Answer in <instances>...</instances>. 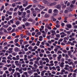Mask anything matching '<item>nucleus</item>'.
<instances>
[{
    "label": "nucleus",
    "instance_id": "obj_1",
    "mask_svg": "<svg viewBox=\"0 0 77 77\" xmlns=\"http://www.w3.org/2000/svg\"><path fill=\"white\" fill-rule=\"evenodd\" d=\"M16 58L15 57H13L12 58L13 60H20V56L17 55L16 56Z\"/></svg>",
    "mask_w": 77,
    "mask_h": 77
},
{
    "label": "nucleus",
    "instance_id": "obj_2",
    "mask_svg": "<svg viewBox=\"0 0 77 77\" xmlns=\"http://www.w3.org/2000/svg\"><path fill=\"white\" fill-rule=\"evenodd\" d=\"M60 35H61V38H63L64 36H66V33H65L63 32L60 33Z\"/></svg>",
    "mask_w": 77,
    "mask_h": 77
},
{
    "label": "nucleus",
    "instance_id": "obj_3",
    "mask_svg": "<svg viewBox=\"0 0 77 77\" xmlns=\"http://www.w3.org/2000/svg\"><path fill=\"white\" fill-rule=\"evenodd\" d=\"M50 32L52 33V36H54V34H55V31L53 30H51L50 31Z\"/></svg>",
    "mask_w": 77,
    "mask_h": 77
},
{
    "label": "nucleus",
    "instance_id": "obj_4",
    "mask_svg": "<svg viewBox=\"0 0 77 77\" xmlns=\"http://www.w3.org/2000/svg\"><path fill=\"white\" fill-rule=\"evenodd\" d=\"M56 4H57V2H54L50 4L49 5L50 6H54V5H56Z\"/></svg>",
    "mask_w": 77,
    "mask_h": 77
},
{
    "label": "nucleus",
    "instance_id": "obj_5",
    "mask_svg": "<svg viewBox=\"0 0 77 77\" xmlns=\"http://www.w3.org/2000/svg\"><path fill=\"white\" fill-rule=\"evenodd\" d=\"M66 9L68 10L69 12H72V9L71 8L69 7H67L66 8Z\"/></svg>",
    "mask_w": 77,
    "mask_h": 77
},
{
    "label": "nucleus",
    "instance_id": "obj_6",
    "mask_svg": "<svg viewBox=\"0 0 77 77\" xmlns=\"http://www.w3.org/2000/svg\"><path fill=\"white\" fill-rule=\"evenodd\" d=\"M15 63L16 66H19L20 64L18 63V61H16L15 62Z\"/></svg>",
    "mask_w": 77,
    "mask_h": 77
},
{
    "label": "nucleus",
    "instance_id": "obj_7",
    "mask_svg": "<svg viewBox=\"0 0 77 77\" xmlns=\"http://www.w3.org/2000/svg\"><path fill=\"white\" fill-rule=\"evenodd\" d=\"M50 14H46L45 15V18H49L50 17Z\"/></svg>",
    "mask_w": 77,
    "mask_h": 77
},
{
    "label": "nucleus",
    "instance_id": "obj_8",
    "mask_svg": "<svg viewBox=\"0 0 77 77\" xmlns=\"http://www.w3.org/2000/svg\"><path fill=\"white\" fill-rule=\"evenodd\" d=\"M64 63L62 62L61 63V64L60 65V66L61 68H63L64 66Z\"/></svg>",
    "mask_w": 77,
    "mask_h": 77
},
{
    "label": "nucleus",
    "instance_id": "obj_9",
    "mask_svg": "<svg viewBox=\"0 0 77 77\" xmlns=\"http://www.w3.org/2000/svg\"><path fill=\"white\" fill-rule=\"evenodd\" d=\"M53 12L57 14V13H58V10H57V9H55L53 11Z\"/></svg>",
    "mask_w": 77,
    "mask_h": 77
},
{
    "label": "nucleus",
    "instance_id": "obj_10",
    "mask_svg": "<svg viewBox=\"0 0 77 77\" xmlns=\"http://www.w3.org/2000/svg\"><path fill=\"white\" fill-rule=\"evenodd\" d=\"M66 26L68 28H69V29H71L72 27L71 25L69 24H67Z\"/></svg>",
    "mask_w": 77,
    "mask_h": 77
},
{
    "label": "nucleus",
    "instance_id": "obj_11",
    "mask_svg": "<svg viewBox=\"0 0 77 77\" xmlns=\"http://www.w3.org/2000/svg\"><path fill=\"white\" fill-rule=\"evenodd\" d=\"M56 7L57 9H60V8H61V6L60 5H56Z\"/></svg>",
    "mask_w": 77,
    "mask_h": 77
},
{
    "label": "nucleus",
    "instance_id": "obj_12",
    "mask_svg": "<svg viewBox=\"0 0 77 77\" xmlns=\"http://www.w3.org/2000/svg\"><path fill=\"white\" fill-rule=\"evenodd\" d=\"M6 14H8V15H11L12 14V12H9V11H7L6 12Z\"/></svg>",
    "mask_w": 77,
    "mask_h": 77
},
{
    "label": "nucleus",
    "instance_id": "obj_13",
    "mask_svg": "<svg viewBox=\"0 0 77 77\" xmlns=\"http://www.w3.org/2000/svg\"><path fill=\"white\" fill-rule=\"evenodd\" d=\"M25 25L26 26H30V23H29V22H26L25 23Z\"/></svg>",
    "mask_w": 77,
    "mask_h": 77
},
{
    "label": "nucleus",
    "instance_id": "obj_14",
    "mask_svg": "<svg viewBox=\"0 0 77 77\" xmlns=\"http://www.w3.org/2000/svg\"><path fill=\"white\" fill-rule=\"evenodd\" d=\"M13 50V48H11L8 49V50H9V51L10 52V53H12Z\"/></svg>",
    "mask_w": 77,
    "mask_h": 77
},
{
    "label": "nucleus",
    "instance_id": "obj_15",
    "mask_svg": "<svg viewBox=\"0 0 77 77\" xmlns=\"http://www.w3.org/2000/svg\"><path fill=\"white\" fill-rule=\"evenodd\" d=\"M59 56L57 57L58 59H60L62 58V55L61 54H59Z\"/></svg>",
    "mask_w": 77,
    "mask_h": 77
},
{
    "label": "nucleus",
    "instance_id": "obj_16",
    "mask_svg": "<svg viewBox=\"0 0 77 77\" xmlns=\"http://www.w3.org/2000/svg\"><path fill=\"white\" fill-rule=\"evenodd\" d=\"M35 64H37L38 65H40L39 63V61L37 60L35 61Z\"/></svg>",
    "mask_w": 77,
    "mask_h": 77
},
{
    "label": "nucleus",
    "instance_id": "obj_17",
    "mask_svg": "<svg viewBox=\"0 0 77 77\" xmlns=\"http://www.w3.org/2000/svg\"><path fill=\"white\" fill-rule=\"evenodd\" d=\"M42 62H43V61L42 60H41L39 61V63L40 65H43V63H42Z\"/></svg>",
    "mask_w": 77,
    "mask_h": 77
},
{
    "label": "nucleus",
    "instance_id": "obj_18",
    "mask_svg": "<svg viewBox=\"0 0 77 77\" xmlns=\"http://www.w3.org/2000/svg\"><path fill=\"white\" fill-rule=\"evenodd\" d=\"M4 8H5V6L4 5H2V6L1 8L0 9V11H2L4 9Z\"/></svg>",
    "mask_w": 77,
    "mask_h": 77
},
{
    "label": "nucleus",
    "instance_id": "obj_19",
    "mask_svg": "<svg viewBox=\"0 0 77 77\" xmlns=\"http://www.w3.org/2000/svg\"><path fill=\"white\" fill-rule=\"evenodd\" d=\"M20 42V45H22V44H23V39H21V40H20V41H19Z\"/></svg>",
    "mask_w": 77,
    "mask_h": 77
},
{
    "label": "nucleus",
    "instance_id": "obj_20",
    "mask_svg": "<svg viewBox=\"0 0 77 77\" xmlns=\"http://www.w3.org/2000/svg\"><path fill=\"white\" fill-rule=\"evenodd\" d=\"M33 2L35 3H38V2L36 0H32Z\"/></svg>",
    "mask_w": 77,
    "mask_h": 77
},
{
    "label": "nucleus",
    "instance_id": "obj_21",
    "mask_svg": "<svg viewBox=\"0 0 77 77\" xmlns=\"http://www.w3.org/2000/svg\"><path fill=\"white\" fill-rule=\"evenodd\" d=\"M45 60L46 61L47 63H48V62H50V60H48V59L47 58H45Z\"/></svg>",
    "mask_w": 77,
    "mask_h": 77
},
{
    "label": "nucleus",
    "instance_id": "obj_22",
    "mask_svg": "<svg viewBox=\"0 0 77 77\" xmlns=\"http://www.w3.org/2000/svg\"><path fill=\"white\" fill-rule=\"evenodd\" d=\"M3 27H4V28H7V27H9V26L8 25L6 24L4 25L3 26Z\"/></svg>",
    "mask_w": 77,
    "mask_h": 77
},
{
    "label": "nucleus",
    "instance_id": "obj_23",
    "mask_svg": "<svg viewBox=\"0 0 77 77\" xmlns=\"http://www.w3.org/2000/svg\"><path fill=\"white\" fill-rule=\"evenodd\" d=\"M12 66V65L11 64H6L5 66L9 68L10 66Z\"/></svg>",
    "mask_w": 77,
    "mask_h": 77
},
{
    "label": "nucleus",
    "instance_id": "obj_24",
    "mask_svg": "<svg viewBox=\"0 0 77 77\" xmlns=\"http://www.w3.org/2000/svg\"><path fill=\"white\" fill-rule=\"evenodd\" d=\"M17 77H21V75H20V74L19 72H17Z\"/></svg>",
    "mask_w": 77,
    "mask_h": 77
},
{
    "label": "nucleus",
    "instance_id": "obj_25",
    "mask_svg": "<svg viewBox=\"0 0 77 77\" xmlns=\"http://www.w3.org/2000/svg\"><path fill=\"white\" fill-rule=\"evenodd\" d=\"M49 14H51L52 13V9H50L48 11Z\"/></svg>",
    "mask_w": 77,
    "mask_h": 77
},
{
    "label": "nucleus",
    "instance_id": "obj_26",
    "mask_svg": "<svg viewBox=\"0 0 77 77\" xmlns=\"http://www.w3.org/2000/svg\"><path fill=\"white\" fill-rule=\"evenodd\" d=\"M43 2L45 4H48V3L50 4V3H48V1L46 0L44 1Z\"/></svg>",
    "mask_w": 77,
    "mask_h": 77
},
{
    "label": "nucleus",
    "instance_id": "obj_27",
    "mask_svg": "<svg viewBox=\"0 0 77 77\" xmlns=\"http://www.w3.org/2000/svg\"><path fill=\"white\" fill-rule=\"evenodd\" d=\"M28 73L29 74H32L33 73V71L32 70H29L28 71Z\"/></svg>",
    "mask_w": 77,
    "mask_h": 77
},
{
    "label": "nucleus",
    "instance_id": "obj_28",
    "mask_svg": "<svg viewBox=\"0 0 77 77\" xmlns=\"http://www.w3.org/2000/svg\"><path fill=\"white\" fill-rule=\"evenodd\" d=\"M16 72L14 73V74L13 75L14 77H17V75Z\"/></svg>",
    "mask_w": 77,
    "mask_h": 77
},
{
    "label": "nucleus",
    "instance_id": "obj_29",
    "mask_svg": "<svg viewBox=\"0 0 77 77\" xmlns=\"http://www.w3.org/2000/svg\"><path fill=\"white\" fill-rule=\"evenodd\" d=\"M11 54L12 55H13V56H16V54H17L16 52H13Z\"/></svg>",
    "mask_w": 77,
    "mask_h": 77
},
{
    "label": "nucleus",
    "instance_id": "obj_30",
    "mask_svg": "<svg viewBox=\"0 0 77 77\" xmlns=\"http://www.w3.org/2000/svg\"><path fill=\"white\" fill-rule=\"evenodd\" d=\"M18 50H19V49H18V48H16L14 49V51L16 52H17Z\"/></svg>",
    "mask_w": 77,
    "mask_h": 77
},
{
    "label": "nucleus",
    "instance_id": "obj_31",
    "mask_svg": "<svg viewBox=\"0 0 77 77\" xmlns=\"http://www.w3.org/2000/svg\"><path fill=\"white\" fill-rule=\"evenodd\" d=\"M68 55L69 56L70 55H71V53H71V51H68Z\"/></svg>",
    "mask_w": 77,
    "mask_h": 77
},
{
    "label": "nucleus",
    "instance_id": "obj_32",
    "mask_svg": "<svg viewBox=\"0 0 77 77\" xmlns=\"http://www.w3.org/2000/svg\"><path fill=\"white\" fill-rule=\"evenodd\" d=\"M14 19H12L10 20V22L11 23V24H14Z\"/></svg>",
    "mask_w": 77,
    "mask_h": 77
},
{
    "label": "nucleus",
    "instance_id": "obj_33",
    "mask_svg": "<svg viewBox=\"0 0 77 77\" xmlns=\"http://www.w3.org/2000/svg\"><path fill=\"white\" fill-rule=\"evenodd\" d=\"M57 15V14L54 13L53 14V17H56V16Z\"/></svg>",
    "mask_w": 77,
    "mask_h": 77
},
{
    "label": "nucleus",
    "instance_id": "obj_34",
    "mask_svg": "<svg viewBox=\"0 0 77 77\" xmlns=\"http://www.w3.org/2000/svg\"><path fill=\"white\" fill-rule=\"evenodd\" d=\"M40 43H41V42H39V41H38L36 45L37 46H39V44H40Z\"/></svg>",
    "mask_w": 77,
    "mask_h": 77
},
{
    "label": "nucleus",
    "instance_id": "obj_35",
    "mask_svg": "<svg viewBox=\"0 0 77 77\" xmlns=\"http://www.w3.org/2000/svg\"><path fill=\"white\" fill-rule=\"evenodd\" d=\"M38 75V74L37 73H35L34 74V77H36L37 75Z\"/></svg>",
    "mask_w": 77,
    "mask_h": 77
},
{
    "label": "nucleus",
    "instance_id": "obj_36",
    "mask_svg": "<svg viewBox=\"0 0 77 77\" xmlns=\"http://www.w3.org/2000/svg\"><path fill=\"white\" fill-rule=\"evenodd\" d=\"M72 32V30L71 31H66V33H67V34H70V33H71V32Z\"/></svg>",
    "mask_w": 77,
    "mask_h": 77
},
{
    "label": "nucleus",
    "instance_id": "obj_37",
    "mask_svg": "<svg viewBox=\"0 0 77 77\" xmlns=\"http://www.w3.org/2000/svg\"><path fill=\"white\" fill-rule=\"evenodd\" d=\"M19 39L18 38H17L15 39L14 41V42L15 43H17V42H18V41Z\"/></svg>",
    "mask_w": 77,
    "mask_h": 77
},
{
    "label": "nucleus",
    "instance_id": "obj_38",
    "mask_svg": "<svg viewBox=\"0 0 77 77\" xmlns=\"http://www.w3.org/2000/svg\"><path fill=\"white\" fill-rule=\"evenodd\" d=\"M12 71L11 72V74H13V73H14V72H15V69H13L12 70Z\"/></svg>",
    "mask_w": 77,
    "mask_h": 77
},
{
    "label": "nucleus",
    "instance_id": "obj_39",
    "mask_svg": "<svg viewBox=\"0 0 77 77\" xmlns=\"http://www.w3.org/2000/svg\"><path fill=\"white\" fill-rule=\"evenodd\" d=\"M12 30V27H9L8 29H7V30L8 31H10V30Z\"/></svg>",
    "mask_w": 77,
    "mask_h": 77
},
{
    "label": "nucleus",
    "instance_id": "obj_40",
    "mask_svg": "<svg viewBox=\"0 0 77 77\" xmlns=\"http://www.w3.org/2000/svg\"><path fill=\"white\" fill-rule=\"evenodd\" d=\"M62 52L60 51H58L57 52V54H61Z\"/></svg>",
    "mask_w": 77,
    "mask_h": 77
},
{
    "label": "nucleus",
    "instance_id": "obj_41",
    "mask_svg": "<svg viewBox=\"0 0 77 77\" xmlns=\"http://www.w3.org/2000/svg\"><path fill=\"white\" fill-rule=\"evenodd\" d=\"M16 46H17V47H21V46L20 45H19V44H18V43H17L16 44Z\"/></svg>",
    "mask_w": 77,
    "mask_h": 77
},
{
    "label": "nucleus",
    "instance_id": "obj_42",
    "mask_svg": "<svg viewBox=\"0 0 77 77\" xmlns=\"http://www.w3.org/2000/svg\"><path fill=\"white\" fill-rule=\"evenodd\" d=\"M27 20V18H25L24 19H23V22H24V21H26Z\"/></svg>",
    "mask_w": 77,
    "mask_h": 77
},
{
    "label": "nucleus",
    "instance_id": "obj_43",
    "mask_svg": "<svg viewBox=\"0 0 77 77\" xmlns=\"http://www.w3.org/2000/svg\"><path fill=\"white\" fill-rule=\"evenodd\" d=\"M52 56L54 58H55L57 56V55L56 54H53L52 55Z\"/></svg>",
    "mask_w": 77,
    "mask_h": 77
},
{
    "label": "nucleus",
    "instance_id": "obj_44",
    "mask_svg": "<svg viewBox=\"0 0 77 77\" xmlns=\"http://www.w3.org/2000/svg\"><path fill=\"white\" fill-rule=\"evenodd\" d=\"M69 12V11L67 10V9H66L64 11V13L65 14H67V13H68Z\"/></svg>",
    "mask_w": 77,
    "mask_h": 77
},
{
    "label": "nucleus",
    "instance_id": "obj_45",
    "mask_svg": "<svg viewBox=\"0 0 77 77\" xmlns=\"http://www.w3.org/2000/svg\"><path fill=\"white\" fill-rule=\"evenodd\" d=\"M62 51L63 52V53H67V51L66 50H62Z\"/></svg>",
    "mask_w": 77,
    "mask_h": 77
},
{
    "label": "nucleus",
    "instance_id": "obj_46",
    "mask_svg": "<svg viewBox=\"0 0 77 77\" xmlns=\"http://www.w3.org/2000/svg\"><path fill=\"white\" fill-rule=\"evenodd\" d=\"M17 13L19 15H21V12L20 11H18Z\"/></svg>",
    "mask_w": 77,
    "mask_h": 77
},
{
    "label": "nucleus",
    "instance_id": "obj_47",
    "mask_svg": "<svg viewBox=\"0 0 77 77\" xmlns=\"http://www.w3.org/2000/svg\"><path fill=\"white\" fill-rule=\"evenodd\" d=\"M15 28H13L12 31H11V33H13V32H14L15 31Z\"/></svg>",
    "mask_w": 77,
    "mask_h": 77
},
{
    "label": "nucleus",
    "instance_id": "obj_48",
    "mask_svg": "<svg viewBox=\"0 0 77 77\" xmlns=\"http://www.w3.org/2000/svg\"><path fill=\"white\" fill-rule=\"evenodd\" d=\"M8 69V68L5 67L3 68V70L4 71H6V70H7Z\"/></svg>",
    "mask_w": 77,
    "mask_h": 77
},
{
    "label": "nucleus",
    "instance_id": "obj_49",
    "mask_svg": "<svg viewBox=\"0 0 77 77\" xmlns=\"http://www.w3.org/2000/svg\"><path fill=\"white\" fill-rule=\"evenodd\" d=\"M22 26L23 27V29H25V30H26V28L25 27H26V26H25V25H22Z\"/></svg>",
    "mask_w": 77,
    "mask_h": 77
},
{
    "label": "nucleus",
    "instance_id": "obj_50",
    "mask_svg": "<svg viewBox=\"0 0 77 77\" xmlns=\"http://www.w3.org/2000/svg\"><path fill=\"white\" fill-rule=\"evenodd\" d=\"M69 39V37H65L64 38V40H68V39Z\"/></svg>",
    "mask_w": 77,
    "mask_h": 77
},
{
    "label": "nucleus",
    "instance_id": "obj_51",
    "mask_svg": "<svg viewBox=\"0 0 77 77\" xmlns=\"http://www.w3.org/2000/svg\"><path fill=\"white\" fill-rule=\"evenodd\" d=\"M20 22L19 21H17L16 23V25H19L20 24Z\"/></svg>",
    "mask_w": 77,
    "mask_h": 77
},
{
    "label": "nucleus",
    "instance_id": "obj_52",
    "mask_svg": "<svg viewBox=\"0 0 77 77\" xmlns=\"http://www.w3.org/2000/svg\"><path fill=\"white\" fill-rule=\"evenodd\" d=\"M33 66L35 68H38V66H37V65H36V64L35 63V64H34Z\"/></svg>",
    "mask_w": 77,
    "mask_h": 77
},
{
    "label": "nucleus",
    "instance_id": "obj_53",
    "mask_svg": "<svg viewBox=\"0 0 77 77\" xmlns=\"http://www.w3.org/2000/svg\"><path fill=\"white\" fill-rule=\"evenodd\" d=\"M37 35H41V33L40 32H38L36 33Z\"/></svg>",
    "mask_w": 77,
    "mask_h": 77
},
{
    "label": "nucleus",
    "instance_id": "obj_54",
    "mask_svg": "<svg viewBox=\"0 0 77 77\" xmlns=\"http://www.w3.org/2000/svg\"><path fill=\"white\" fill-rule=\"evenodd\" d=\"M48 67L47 66H45L44 67V69H45V70H47V69H48Z\"/></svg>",
    "mask_w": 77,
    "mask_h": 77
},
{
    "label": "nucleus",
    "instance_id": "obj_55",
    "mask_svg": "<svg viewBox=\"0 0 77 77\" xmlns=\"http://www.w3.org/2000/svg\"><path fill=\"white\" fill-rule=\"evenodd\" d=\"M12 27L15 28L16 27H17V26L13 24L12 26Z\"/></svg>",
    "mask_w": 77,
    "mask_h": 77
},
{
    "label": "nucleus",
    "instance_id": "obj_56",
    "mask_svg": "<svg viewBox=\"0 0 77 77\" xmlns=\"http://www.w3.org/2000/svg\"><path fill=\"white\" fill-rule=\"evenodd\" d=\"M18 29L19 30H20V29H23V27H22V26H19L18 27Z\"/></svg>",
    "mask_w": 77,
    "mask_h": 77
},
{
    "label": "nucleus",
    "instance_id": "obj_57",
    "mask_svg": "<svg viewBox=\"0 0 77 77\" xmlns=\"http://www.w3.org/2000/svg\"><path fill=\"white\" fill-rule=\"evenodd\" d=\"M40 47L41 48H45V47H44V46H43V45H40Z\"/></svg>",
    "mask_w": 77,
    "mask_h": 77
},
{
    "label": "nucleus",
    "instance_id": "obj_58",
    "mask_svg": "<svg viewBox=\"0 0 77 77\" xmlns=\"http://www.w3.org/2000/svg\"><path fill=\"white\" fill-rule=\"evenodd\" d=\"M32 46H30V47H29L28 48V49L29 50H30L31 51V50H32Z\"/></svg>",
    "mask_w": 77,
    "mask_h": 77
},
{
    "label": "nucleus",
    "instance_id": "obj_59",
    "mask_svg": "<svg viewBox=\"0 0 77 77\" xmlns=\"http://www.w3.org/2000/svg\"><path fill=\"white\" fill-rule=\"evenodd\" d=\"M2 62H3V63H7L6 61V60H3L2 61Z\"/></svg>",
    "mask_w": 77,
    "mask_h": 77
},
{
    "label": "nucleus",
    "instance_id": "obj_60",
    "mask_svg": "<svg viewBox=\"0 0 77 77\" xmlns=\"http://www.w3.org/2000/svg\"><path fill=\"white\" fill-rule=\"evenodd\" d=\"M5 65L4 63H3L2 62L0 63V66L4 65Z\"/></svg>",
    "mask_w": 77,
    "mask_h": 77
},
{
    "label": "nucleus",
    "instance_id": "obj_61",
    "mask_svg": "<svg viewBox=\"0 0 77 77\" xmlns=\"http://www.w3.org/2000/svg\"><path fill=\"white\" fill-rule=\"evenodd\" d=\"M52 69H54V70H56L57 69L56 68V67H55L54 66L52 67Z\"/></svg>",
    "mask_w": 77,
    "mask_h": 77
},
{
    "label": "nucleus",
    "instance_id": "obj_62",
    "mask_svg": "<svg viewBox=\"0 0 77 77\" xmlns=\"http://www.w3.org/2000/svg\"><path fill=\"white\" fill-rule=\"evenodd\" d=\"M12 68H10L8 69L9 71L11 72L12 71Z\"/></svg>",
    "mask_w": 77,
    "mask_h": 77
},
{
    "label": "nucleus",
    "instance_id": "obj_63",
    "mask_svg": "<svg viewBox=\"0 0 77 77\" xmlns=\"http://www.w3.org/2000/svg\"><path fill=\"white\" fill-rule=\"evenodd\" d=\"M42 35L43 36V38H45V33H43L42 34Z\"/></svg>",
    "mask_w": 77,
    "mask_h": 77
},
{
    "label": "nucleus",
    "instance_id": "obj_64",
    "mask_svg": "<svg viewBox=\"0 0 77 77\" xmlns=\"http://www.w3.org/2000/svg\"><path fill=\"white\" fill-rule=\"evenodd\" d=\"M35 11H39V9L37 8H35Z\"/></svg>",
    "mask_w": 77,
    "mask_h": 77
}]
</instances>
